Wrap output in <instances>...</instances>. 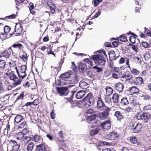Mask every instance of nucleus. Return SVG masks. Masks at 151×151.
<instances>
[{"mask_svg":"<svg viewBox=\"0 0 151 151\" xmlns=\"http://www.w3.org/2000/svg\"><path fill=\"white\" fill-rule=\"evenodd\" d=\"M91 59L95 60L96 64L101 65H104L105 63V59L104 56L100 54L97 55H93L91 57Z\"/></svg>","mask_w":151,"mask_h":151,"instance_id":"nucleus-1","label":"nucleus"},{"mask_svg":"<svg viewBox=\"0 0 151 151\" xmlns=\"http://www.w3.org/2000/svg\"><path fill=\"white\" fill-rule=\"evenodd\" d=\"M6 75L8 76L9 79L14 81L13 83V85L14 87L20 85L21 82V80L17 77L16 76L14 73L10 72H8L6 73Z\"/></svg>","mask_w":151,"mask_h":151,"instance_id":"nucleus-2","label":"nucleus"},{"mask_svg":"<svg viewBox=\"0 0 151 151\" xmlns=\"http://www.w3.org/2000/svg\"><path fill=\"white\" fill-rule=\"evenodd\" d=\"M83 100L85 102V106L86 107L93 105L94 101L92 94L91 93H88Z\"/></svg>","mask_w":151,"mask_h":151,"instance_id":"nucleus-3","label":"nucleus"},{"mask_svg":"<svg viewBox=\"0 0 151 151\" xmlns=\"http://www.w3.org/2000/svg\"><path fill=\"white\" fill-rule=\"evenodd\" d=\"M95 112L91 109H89L86 110L85 116L88 122L91 121L95 118L96 116Z\"/></svg>","mask_w":151,"mask_h":151,"instance_id":"nucleus-4","label":"nucleus"},{"mask_svg":"<svg viewBox=\"0 0 151 151\" xmlns=\"http://www.w3.org/2000/svg\"><path fill=\"white\" fill-rule=\"evenodd\" d=\"M23 30L22 27L20 24L16 23L15 27L14 32L10 34L11 36H16L20 35Z\"/></svg>","mask_w":151,"mask_h":151,"instance_id":"nucleus-5","label":"nucleus"},{"mask_svg":"<svg viewBox=\"0 0 151 151\" xmlns=\"http://www.w3.org/2000/svg\"><path fill=\"white\" fill-rule=\"evenodd\" d=\"M121 78L124 80L129 81V82L130 83H133L135 82V78L132 76L131 73L129 71L125 72V74L123 75Z\"/></svg>","mask_w":151,"mask_h":151,"instance_id":"nucleus-6","label":"nucleus"},{"mask_svg":"<svg viewBox=\"0 0 151 151\" xmlns=\"http://www.w3.org/2000/svg\"><path fill=\"white\" fill-rule=\"evenodd\" d=\"M56 89L58 92L61 96H66L69 92V90L67 87H57Z\"/></svg>","mask_w":151,"mask_h":151,"instance_id":"nucleus-7","label":"nucleus"},{"mask_svg":"<svg viewBox=\"0 0 151 151\" xmlns=\"http://www.w3.org/2000/svg\"><path fill=\"white\" fill-rule=\"evenodd\" d=\"M131 127H133L132 129H133V132L137 133L141 131L142 128V125L140 123H133L131 122L130 123Z\"/></svg>","mask_w":151,"mask_h":151,"instance_id":"nucleus-8","label":"nucleus"},{"mask_svg":"<svg viewBox=\"0 0 151 151\" xmlns=\"http://www.w3.org/2000/svg\"><path fill=\"white\" fill-rule=\"evenodd\" d=\"M110 109L106 107L103 112L100 113L98 116L99 118L101 120H104L106 119L109 115Z\"/></svg>","mask_w":151,"mask_h":151,"instance_id":"nucleus-9","label":"nucleus"},{"mask_svg":"<svg viewBox=\"0 0 151 151\" xmlns=\"http://www.w3.org/2000/svg\"><path fill=\"white\" fill-rule=\"evenodd\" d=\"M150 116L147 113H138L136 116L138 119L142 120L146 122L149 118Z\"/></svg>","mask_w":151,"mask_h":151,"instance_id":"nucleus-10","label":"nucleus"},{"mask_svg":"<svg viewBox=\"0 0 151 151\" xmlns=\"http://www.w3.org/2000/svg\"><path fill=\"white\" fill-rule=\"evenodd\" d=\"M11 29V27L8 26H6L4 27V32L0 33V38L2 39H6L7 34L9 33Z\"/></svg>","mask_w":151,"mask_h":151,"instance_id":"nucleus-11","label":"nucleus"},{"mask_svg":"<svg viewBox=\"0 0 151 151\" xmlns=\"http://www.w3.org/2000/svg\"><path fill=\"white\" fill-rule=\"evenodd\" d=\"M101 127L104 131L109 129L111 127L110 121L108 120L103 122L101 124Z\"/></svg>","mask_w":151,"mask_h":151,"instance_id":"nucleus-12","label":"nucleus"},{"mask_svg":"<svg viewBox=\"0 0 151 151\" xmlns=\"http://www.w3.org/2000/svg\"><path fill=\"white\" fill-rule=\"evenodd\" d=\"M11 54L10 51L9 50H6L2 52L0 55V59H3L4 60H6L7 58L9 57L10 55Z\"/></svg>","mask_w":151,"mask_h":151,"instance_id":"nucleus-13","label":"nucleus"},{"mask_svg":"<svg viewBox=\"0 0 151 151\" xmlns=\"http://www.w3.org/2000/svg\"><path fill=\"white\" fill-rule=\"evenodd\" d=\"M77 78L75 77L73 78L72 80L70 81L68 80V78L67 79H65V81H63V82H61V84L63 85H68L70 83H76L77 82Z\"/></svg>","mask_w":151,"mask_h":151,"instance_id":"nucleus-14","label":"nucleus"},{"mask_svg":"<svg viewBox=\"0 0 151 151\" xmlns=\"http://www.w3.org/2000/svg\"><path fill=\"white\" fill-rule=\"evenodd\" d=\"M105 107L106 106L105 104L101 100V98H99L97 103V108L98 109L102 110L104 109Z\"/></svg>","mask_w":151,"mask_h":151,"instance_id":"nucleus-15","label":"nucleus"},{"mask_svg":"<svg viewBox=\"0 0 151 151\" xmlns=\"http://www.w3.org/2000/svg\"><path fill=\"white\" fill-rule=\"evenodd\" d=\"M70 73L71 71H68L65 73L61 74L60 76L61 82H63V81H65V79H68L70 76Z\"/></svg>","mask_w":151,"mask_h":151,"instance_id":"nucleus-16","label":"nucleus"},{"mask_svg":"<svg viewBox=\"0 0 151 151\" xmlns=\"http://www.w3.org/2000/svg\"><path fill=\"white\" fill-rule=\"evenodd\" d=\"M86 92L84 90H81L78 91L76 94V97L77 99L82 98L86 94Z\"/></svg>","mask_w":151,"mask_h":151,"instance_id":"nucleus-17","label":"nucleus"},{"mask_svg":"<svg viewBox=\"0 0 151 151\" xmlns=\"http://www.w3.org/2000/svg\"><path fill=\"white\" fill-rule=\"evenodd\" d=\"M118 135L114 132H111L108 136V138L109 140H114L117 137Z\"/></svg>","mask_w":151,"mask_h":151,"instance_id":"nucleus-18","label":"nucleus"},{"mask_svg":"<svg viewBox=\"0 0 151 151\" xmlns=\"http://www.w3.org/2000/svg\"><path fill=\"white\" fill-rule=\"evenodd\" d=\"M124 87V85L122 83H117L115 85L116 89L119 92H122L123 91Z\"/></svg>","mask_w":151,"mask_h":151,"instance_id":"nucleus-19","label":"nucleus"},{"mask_svg":"<svg viewBox=\"0 0 151 151\" xmlns=\"http://www.w3.org/2000/svg\"><path fill=\"white\" fill-rule=\"evenodd\" d=\"M15 68L16 72L18 75V76L19 78H21L22 79L25 77L26 75V73H24L19 71L17 67H15Z\"/></svg>","mask_w":151,"mask_h":151,"instance_id":"nucleus-20","label":"nucleus"},{"mask_svg":"<svg viewBox=\"0 0 151 151\" xmlns=\"http://www.w3.org/2000/svg\"><path fill=\"white\" fill-rule=\"evenodd\" d=\"M47 148L43 144L37 145L36 151H46Z\"/></svg>","mask_w":151,"mask_h":151,"instance_id":"nucleus-21","label":"nucleus"},{"mask_svg":"<svg viewBox=\"0 0 151 151\" xmlns=\"http://www.w3.org/2000/svg\"><path fill=\"white\" fill-rule=\"evenodd\" d=\"M30 139L31 138L29 137L24 136L23 139L21 141V143L22 145L24 144L25 145L28 143Z\"/></svg>","mask_w":151,"mask_h":151,"instance_id":"nucleus-22","label":"nucleus"},{"mask_svg":"<svg viewBox=\"0 0 151 151\" xmlns=\"http://www.w3.org/2000/svg\"><path fill=\"white\" fill-rule=\"evenodd\" d=\"M79 86L83 89H86L89 87V84L83 81H81L80 82Z\"/></svg>","mask_w":151,"mask_h":151,"instance_id":"nucleus-23","label":"nucleus"},{"mask_svg":"<svg viewBox=\"0 0 151 151\" xmlns=\"http://www.w3.org/2000/svg\"><path fill=\"white\" fill-rule=\"evenodd\" d=\"M86 65H85L83 63L79 64L78 68L79 71L83 73L86 70Z\"/></svg>","mask_w":151,"mask_h":151,"instance_id":"nucleus-24","label":"nucleus"},{"mask_svg":"<svg viewBox=\"0 0 151 151\" xmlns=\"http://www.w3.org/2000/svg\"><path fill=\"white\" fill-rule=\"evenodd\" d=\"M24 136V134L20 132H18L15 135V137L17 140H22Z\"/></svg>","mask_w":151,"mask_h":151,"instance_id":"nucleus-25","label":"nucleus"},{"mask_svg":"<svg viewBox=\"0 0 151 151\" xmlns=\"http://www.w3.org/2000/svg\"><path fill=\"white\" fill-rule=\"evenodd\" d=\"M114 116L118 120H120L123 118V116L119 111H116L115 113Z\"/></svg>","mask_w":151,"mask_h":151,"instance_id":"nucleus-26","label":"nucleus"},{"mask_svg":"<svg viewBox=\"0 0 151 151\" xmlns=\"http://www.w3.org/2000/svg\"><path fill=\"white\" fill-rule=\"evenodd\" d=\"M129 91L131 93L135 94L138 93L139 90L136 87L133 86L130 88Z\"/></svg>","mask_w":151,"mask_h":151,"instance_id":"nucleus-27","label":"nucleus"},{"mask_svg":"<svg viewBox=\"0 0 151 151\" xmlns=\"http://www.w3.org/2000/svg\"><path fill=\"white\" fill-rule=\"evenodd\" d=\"M105 90L106 95H110L112 94L113 92L112 88L109 86L107 87L106 88Z\"/></svg>","mask_w":151,"mask_h":151,"instance_id":"nucleus-28","label":"nucleus"},{"mask_svg":"<svg viewBox=\"0 0 151 151\" xmlns=\"http://www.w3.org/2000/svg\"><path fill=\"white\" fill-rule=\"evenodd\" d=\"M112 99L113 102L116 103H117L119 101V96L116 93H114L113 95Z\"/></svg>","mask_w":151,"mask_h":151,"instance_id":"nucleus-29","label":"nucleus"},{"mask_svg":"<svg viewBox=\"0 0 151 151\" xmlns=\"http://www.w3.org/2000/svg\"><path fill=\"white\" fill-rule=\"evenodd\" d=\"M48 5L50 8L51 12L52 13H54L55 12L54 7H55L54 4L52 2H49Z\"/></svg>","mask_w":151,"mask_h":151,"instance_id":"nucleus-30","label":"nucleus"},{"mask_svg":"<svg viewBox=\"0 0 151 151\" xmlns=\"http://www.w3.org/2000/svg\"><path fill=\"white\" fill-rule=\"evenodd\" d=\"M5 60L0 59V68L4 69L6 65Z\"/></svg>","mask_w":151,"mask_h":151,"instance_id":"nucleus-31","label":"nucleus"},{"mask_svg":"<svg viewBox=\"0 0 151 151\" xmlns=\"http://www.w3.org/2000/svg\"><path fill=\"white\" fill-rule=\"evenodd\" d=\"M24 119L23 117L20 115H18L16 116L15 118V121L18 123L20 122Z\"/></svg>","mask_w":151,"mask_h":151,"instance_id":"nucleus-32","label":"nucleus"},{"mask_svg":"<svg viewBox=\"0 0 151 151\" xmlns=\"http://www.w3.org/2000/svg\"><path fill=\"white\" fill-rule=\"evenodd\" d=\"M128 35L129 34H132V35L130 36V37L129 38V41L132 43H135V41L136 39V38L135 36L133 35L134 34L133 33L131 34L130 32H129L128 33H127Z\"/></svg>","mask_w":151,"mask_h":151,"instance_id":"nucleus-33","label":"nucleus"},{"mask_svg":"<svg viewBox=\"0 0 151 151\" xmlns=\"http://www.w3.org/2000/svg\"><path fill=\"white\" fill-rule=\"evenodd\" d=\"M121 103L123 105H126L129 104V102L127 98H123L121 99Z\"/></svg>","mask_w":151,"mask_h":151,"instance_id":"nucleus-34","label":"nucleus"},{"mask_svg":"<svg viewBox=\"0 0 151 151\" xmlns=\"http://www.w3.org/2000/svg\"><path fill=\"white\" fill-rule=\"evenodd\" d=\"M34 144L33 143H30L28 145L27 150V151H32L33 149Z\"/></svg>","mask_w":151,"mask_h":151,"instance_id":"nucleus-35","label":"nucleus"},{"mask_svg":"<svg viewBox=\"0 0 151 151\" xmlns=\"http://www.w3.org/2000/svg\"><path fill=\"white\" fill-rule=\"evenodd\" d=\"M85 60L86 62V65H89L88 67L89 68H91L92 66V62L89 59L86 58L85 59Z\"/></svg>","mask_w":151,"mask_h":151,"instance_id":"nucleus-36","label":"nucleus"},{"mask_svg":"<svg viewBox=\"0 0 151 151\" xmlns=\"http://www.w3.org/2000/svg\"><path fill=\"white\" fill-rule=\"evenodd\" d=\"M98 130L97 129L94 128L91 129L90 131V134L92 136L98 133Z\"/></svg>","mask_w":151,"mask_h":151,"instance_id":"nucleus-37","label":"nucleus"},{"mask_svg":"<svg viewBox=\"0 0 151 151\" xmlns=\"http://www.w3.org/2000/svg\"><path fill=\"white\" fill-rule=\"evenodd\" d=\"M119 40L123 42H125L127 41L126 36L123 35H121L119 38Z\"/></svg>","mask_w":151,"mask_h":151,"instance_id":"nucleus-38","label":"nucleus"},{"mask_svg":"<svg viewBox=\"0 0 151 151\" xmlns=\"http://www.w3.org/2000/svg\"><path fill=\"white\" fill-rule=\"evenodd\" d=\"M109 96L106 95H105L104 97L105 100L106 102L109 103H110L111 102V98Z\"/></svg>","mask_w":151,"mask_h":151,"instance_id":"nucleus-39","label":"nucleus"},{"mask_svg":"<svg viewBox=\"0 0 151 151\" xmlns=\"http://www.w3.org/2000/svg\"><path fill=\"white\" fill-rule=\"evenodd\" d=\"M27 69V67L26 65H22L20 67V70H19L20 71H21L23 73H26V70Z\"/></svg>","mask_w":151,"mask_h":151,"instance_id":"nucleus-40","label":"nucleus"},{"mask_svg":"<svg viewBox=\"0 0 151 151\" xmlns=\"http://www.w3.org/2000/svg\"><path fill=\"white\" fill-rule=\"evenodd\" d=\"M9 66L10 67H14L15 69V68L17 67L16 66L15 62L12 60H11V61L9 63Z\"/></svg>","mask_w":151,"mask_h":151,"instance_id":"nucleus-41","label":"nucleus"},{"mask_svg":"<svg viewBox=\"0 0 151 151\" xmlns=\"http://www.w3.org/2000/svg\"><path fill=\"white\" fill-rule=\"evenodd\" d=\"M131 71L132 74L135 75H138L139 73V71L136 69H132Z\"/></svg>","mask_w":151,"mask_h":151,"instance_id":"nucleus-42","label":"nucleus"},{"mask_svg":"<svg viewBox=\"0 0 151 151\" xmlns=\"http://www.w3.org/2000/svg\"><path fill=\"white\" fill-rule=\"evenodd\" d=\"M111 69L118 73H120V70L119 67L114 66L111 67Z\"/></svg>","mask_w":151,"mask_h":151,"instance_id":"nucleus-43","label":"nucleus"},{"mask_svg":"<svg viewBox=\"0 0 151 151\" xmlns=\"http://www.w3.org/2000/svg\"><path fill=\"white\" fill-rule=\"evenodd\" d=\"M103 0H95L92 1V4L94 5V6H97L99 3L101 2Z\"/></svg>","mask_w":151,"mask_h":151,"instance_id":"nucleus-44","label":"nucleus"},{"mask_svg":"<svg viewBox=\"0 0 151 151\" xmlns=\"http://www.w3.org/2000/svg\"><path fill=\"white\" fill-rule=\"evenodd\" d=\"M87 76L90 78H92L94 77V75L91 71H88L87 72Z\"/></svg>","mask_w":151,"mask_h":151,"instance_id":"nucleus-45","label":"nucleus"},{"mask_svg":"<svg viewBox=\"0 0 151 151\" xmlns=\"http://www.w3.org/2000/svg\"><path fill=\"white\" fill-rule=\"evenodd\" d=\"M93 68L94 69L96 70V72L98 73H101L102 71V68L95 66H94Z\"/></svg>","mask_w":151,"mask_h":151,"instance_id":"nucleus-46","label":"nucleus"},{"mask_svg":"<svg viewBox=\"0 0 151 151\" xmlns=\"http://www.w3.org/2000/svg\"><path fill=\"white\" fill-rule=\"evenodd\" d=\"M131 142L132 143L135 144L137 142V139L135 137H133L130 139Z\"/></svg>","mask_w":151,"mask_h":151,"instance_id":"nucleus-47","label":"nucleus"},{"mask_svg":"<svg viewBox=\"0 0 151 151\" xmlns=\"http://www.w3.org/2000/svg\"><path fill=\"white\" fill-rule=\"evenodd\" d=\"M136 79L137 82L139 84H141L142 83L143 80L141 77H137L136 78Z\"/></svg>","mask_w":151,"mask_h":151,"instance_id":"nucleus-48","label":"nucleus"},{"mask_svg":"<svg viewBox=\"0 0 151 151\" xmlns=\"http://www.w3.org/2000/svg\"><path fill=\"white\" fill-rule=\"evenodd\" d=\"M28 56L27 53L25 52L24 53L22 57V59L24 61H26L27 59Z\"/></svg>","mask_w":151,"mask_h":151,"instance_id":"nucleus-49","label":"nucleus"},{"mask_svg":"<svg viewBox=\"0 0 151 151\" xmlns=\"http://www.w3.org/2000/svg\"><path fill=\"white\" fill-rule=\"evenodd\" d=\"M16 15L13 14L9 16L6 17L5 18H8L10 19H15L16 18Z\"/></svg>","mask_w":151,"mask_h":151,"instance_id":"nucleus-50","label":"nucleus"},{"mask_svg":"<svg viewBox=\"0 0 151 151\" xmlns=\"http://www.w3.org/2000/svg\"><path fill=\"white\" fill-rule=\"evenodd\" d=\"M132 49L136 53L139 51V49L137 47L136 45H132L131 47Z\"/></svg>","mask_w":151,"mask_h":151,"instance_id":"nucleus-51","label":"nucleus"},{"mask_svg":"<svg viewBox=\"0 0 151 151\" xmlns=\"http://www.w3.org/2000/svg\"><path fill=\"white\" fill-rule=\"evenodd\" d=\"M130 104L132 106H136L137 105V103L135 99H133L130 101Z\"/></svg>","mask_w":151,"mask_h":151,"instance_id":"nucleus-52","label":"nucleus"},{"mask_svg":"<svg viewBox=\"0 0 151 151\" xmlns=\"http://www.w3.org/2000/svg\"><path fill=\"white\" fill-rule=\"evenodd\" d=\"M20 147L19 145H17L16 146H13L12 149L13 151H18Z\"/></svg>","mask_w":151,"mask_h":151,"instance_id":"nucleus-53","label":"nucleus"},{"mask_svg":"<svg viewBox=\"0 0 151 151\" xmlns=\"http://www.w3.org/2000/svg\"><path fill=\"white\" fill-rule=\"evenodd\" d=\"M142 45L143 47L146 48H148L150 47V45L146 42H142Z\"/></svg>","mask_w":151,"mask_h":151,"instance_id":"nucleus-54","label":"nucleus"},{"mask_svg":"<svg viewBox=\"0 0 151 151\" xmlns=\"http://www.w3.org/2000/svg\"><path fill=\"white\" fill-rule=\"evenodd\" d=\"M12 46L14 48H20L22 45L21 44L17 43L14 44L12 45Z\"/></svg>","mask_w":151,"mask_h":151,"instance_id":"nucleus-55","label":"nucleus"},{"mask_svg":"<svg viewBox=\"0 0 151 151\" xmlns=\"http://www.w3.org/2000/svg\"><path fill=\"white\" fill-rule=\"evenodd\" d=\"M21 132H22L24 136L28 133L29 131L27 129L25 128L23 129Z\"/></svg>","mask_w":151,"mask_h":151,"instance_id":"nucleus-56","label":"nucleus"},{"mask_svg":"<svg viewBox=\"0 0 151 151\" xmlns=\"http://www.w3.org/2000/svg\"><path fill=\"white\" fill-rule=\"evenodd\" d=\"M40 139V136L38 135H35L33 139L35 142H37Z\"/></svg>","mask_w":151,"mask_h":151,"instance_id":"nucleus-57","label":"nucleus"},{"mask_svg":"<svg viewBox=\"0 0 151 151\" xmlns=\"http://www.w3.org/2000/svg\"><path fill=\"white\" fill-rule=\"evenodd\" d=\"M39 100L38 99H35L32 102L33 104L34 105H37L39 103Z\"/></svg>","mask_w":151,"mask_h":151,"instance_id":"nucleus-58","label":"nucleus"},{"mask_svg":"<svg viewBox=\"0 0 151 151\" xmlns=\"http://www.w3.org/2000/svg\"><path fill=\"white\" fill-rule=\"evenodd\" d=\"M55 110L52 109L50 113L51 117L52 119H54L55 118Z\"/></svg>","mask_w":151,"mask_h":151,"instance_id":"nucleus-59","label":"nucleus"},{"mask_svg":"<svg viewBox=\"0 0 151 151\" xmlns=\"http://www.w3.org/2000/svg\"><path fill=\"white\" fill-rule=\"evenodd\" d=\"M109 56H111L112 57H113L114 59H116V58L115 56V54L114 51H111L109 54Z\"/></svg>","mask_w":151,"mask_h":151,"instance_id":"nucleus-60","label":"nucleus"},{"mask_svg":"<svg viewBox=\"0 0 151 151\" xmlns=\"http://www.w3.org/2000/svg\"><path fill=\"white\" fill-rule=\"evenodd\" d=\"M125 62V60L124 58L123 57H121L119 59V64H122L124 63Z\"/></svg>","mask_w":151,"mask_h":151,"instance_id":"nucleus-61","label":"nucleus"},{"mask_svg":"<svg viewBox=\"0 0 151 151\" xmlns=\"http://www.w3.org/2000/svg\"><path fill=\"white\" fill-rule=\"evenodd\" d=\"M28 7L30 11L32 10L34 8V6L33 4L32 3H30L29 4Z\"/></svg>","mask_w":151,"mask_h":151,"instance_id":"nucleus-62","label":"nucleus"},{"mask_svg":"<svg viewBox=\"0 0 151 151\" xmlns=\"http://www.w3.org/2000/svg\"><path fill=\"white\" fill-rule=\"evenodd\" d=\"M125 110L126 112L128 113L132 111V109L131 107L128 106L125 109Z\"/></svg>","mask_w":151,"mask_h":151,"instance_id":"nucleus-63","label":"nucleus"},{"mask_svg":"<svg viewBox=\"0 0 151 151\" xmlns=\"http://www.w3.org/2000/svg\"><path fill=\"white\" fill-rule=\"evenodd\" d=\"M144 109L146 110H151V105H148L144 107Z\"/></svg>","mask_w":151,"mask_h":151,"instance_id":"nucleus-64","label":"nucleus"}]
</instances>
